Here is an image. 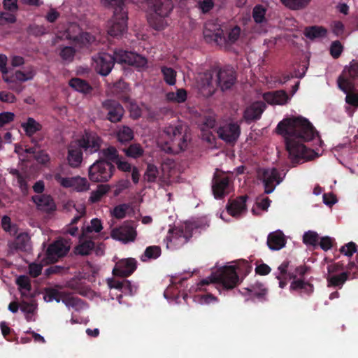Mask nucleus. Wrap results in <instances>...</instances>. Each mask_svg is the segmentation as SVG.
<instances>
[{
    "label": "nucleus",
    "mask_w": 358,
    "mask_h": 358,
    "mask_svg": "<svg viewBox=\"0 0 358 358\" xmlns=\"http://www.w3.org/2000/svg\"><path fill=\"white\" fill-rule=\"evenodd\" d=\"M94 61L96 71L103 76L110 73L115 62L133 66L139 70L145 69L148 64V59L145 57L122 49L115 50L113 55L100 52L94 58Z\"/></svg>",
    "instance_id": "2"
},
{
    "label": "nucleus",
    "mask_w": 358,
    "mask_h": 358,
    "mask_svg": "<svg viewBox=\"0 0 358 358\" xmlns=\"http://www.w3.org/2000/svg\"><path fill=\"white\" fill-rule=\"evenodd\" d=\"M356 89L355 90H349L346 92L345 101L348 104L354 106L358 107V93H355Z\"/></svg>",
    "instance_id": "55"
},
{
    "label": "nucleus",
    "mask_w": 358,
    "mask_h": 358,
    "mask_svg": "<svg viewBox=\"0 0 358 358\" xmlns=\"http://www.w3.org/2000/svg\"><path fill=\"white\" fill-rule=\"evenodd\" d=\"M117 139L121 143H127L134 138V131L127 126L121 127L116 134Z\"/></svg>",
    "instance_id": "34"
},
{
    "label": "nucleus",
    "mask_w": 358,
    "mask_h": 358,
    "mask_svg": "<svg viewBox=\"0 0 358 358\" xmlns=\"http://www.w3.org/2000/svg\"><path fill=\"white\" fill-rule=\"evenodd\" d=\"M203 35L207 42H215L222 47L224 41V31L216 25L207 24L203 31Z\"/></svg>",
    "instance_id": "19"
},
{
    "label": "nucleus",
    "mask_w": 358,
    "mask_h": 358,
    "mask_svg": "<svg viewBox=\"0 0 358 358\" xmlns=\"http://www.w3.org/2000/svg\"><path fill=\"white\" fill-rule=\"evenodd\" d=\"M70 250V246L63 238H59L49 245L45 252L43 262L46 264H54L60 258L65 257Z\"/></svg>",
    "instance_id": "12"
},
{
    "label": "nucleus",
    "mask_w": 358,
    "mask_h": 358,
    "mask_svg": "<svg viewBox=\"0 0 358 358\" xmlns=\"http://www.w3.org/2000/svg\"><path fill=\"white\" fill-rule=\"evenodd\" d=\"M161 72L163 75V78L165 83L169 85H174L176 83V71L171 68L166 66L161 67Z\"/></svg>",
    "instance_id": "35"
},
{
    "label": "nucleus",
    "mask_w": 358,
    "mask_h": 358,
    "mask_svg": "<svg viewBox=\"0 0 358 358\" xmlns=\"http://www.w3.org/2000/svg\"><path fill=\"white\" fill-rule=\"evenodd\" d=\"M21 127L24 129L25 134L31 138V141L34 145H38V141L33 137L38 131L42 129V125L35 120L33 117H28L27 121L21 124Z\"/></svg>",
    "instance_id": "24"
},
{
    "label": "nucleus",
    "mask_w": 358,
    "mask_h": 358,
    "mask_svg": "<svg viewBox=\"0 0 358 358\" xmlns=\"http://www.w3.org/2000/svg\"><path fill=\"white\" fill-rule=\"evenodd\" d=\"M161 248L157 245L148 246L145 248L143 255L141 256V259L142 262H145L149 259H157L161 255Z\"/></svg>",
    "instance_id": "38"
},
{
    "label": "nucleus",
    "mask_w": 358,
    "mask_h": 358,
    "mask_svg": "<svg viewBox=\"0 0 358 358\" xmlns=\"http://www.w3.org/2000/svg\"><path fill=\"white\" fill-rule=\"evenodd\" d=\"M78 192H85L89 189L90 184L85 178H75L74 186Z\"/></svg>",
    "instance_id": "53"
},
{
    "label": "nucleus",
    "mask_w": 358,
    "mask_h": 358,
    "mask_svg": "<svg viewBox=\"0 0 358 358\" xmlns=\"http://www.w3.org/2000/svg\"><path fill=\"white\" fill-rule=\"evenodd\" d=\"M43 265L37 263H31L29 265V273L32 278H37L41 273Z\"/></svg>",
    "instance_id": "60"
},
{
    "label": "nucleus",
    "mask_w": 358,
    "mask_h": 358,
    "mask_svg": "<svg viewBox=\"0 0 358 358\" xmlns=\"http://www.w3.org/2000/svg\"><path fill=\"white\" fill-rule=\"evenodd\" d=\"M263 99L271 105H284L287 102L289 96L285 90H277L264 93Z\"/></svg>",
    "instance_id": "25"
},
{
    "label": "nucleus",
    "mask_w": 358,
    "mask_h": 358,
    "mask_svg": "<svg viewBox=\"0 0 358 358\" xmlns=\"http://www.w3.org/2000/svg\"><path fill=\"white\" fill-rule=\"evenodd\" d=\"M327 31L325 28L319 26L307 27L304 29V35L310 40L326 36Z\"/></svg>",
    "instance_id": "33"
},
{
    "label": "nucleus",
    "mask_w": 358,
    "mask_h": 358,
    "mask_svg": "<svg viewBox=\"0 0 358 358\" xmlns=\"http://www.w3.org/2000/svg\"><path fill=\"white\" fill-rule=\"evenodd\" d=\"M82 148L79 145H70L68 149L67 160L71 167H78L83 161Z\"/></svg>",
    "instance_id": "27"
},
{
    "label": "nucleus",
    "mask_w": 358,
    "mask_h": 358,
    "mask_svg": "<svg viewBox=\"0 0 358 358\" xmlns=\"http://www.w3.org/2000/svg\"><path fill=\"white\" fill-rule=\"evenodd\" d=\"M262 180L265 187V193L270 194L277 184L281 182L279 172L275 168L265 169L262 172Z\"/></svg>",
    "instance_id": "16"
},
{
    "label": "nucleus",
    "mask_w": 358,
    "mask_h": 358,
    "mask_svg": "<svg viewBox=\"0 0 358 358\" xmlns=\"http://www.w3.org/2000/svg\"><path fill=\"white\" fill-rule=\"evenodd\" d=\"M30 238L27 233H20L15 240L10 245L11 249L20 251H27L29 248Z\"/></svg>",
    "instance_id": "29"
},
{
    "label": "nucleus",
    "mask_w": 358,
    "mask_h": 358,
    "mask_svg": "<svg viewBox=\"0 0 358 358\" xmlns=\"http://www.w3.org/2000/svg\"><path fill=\"white\" fill-rule=\"evenodd\" d=\"M103 139L94 131L85 129L78 140V145L82 148L86 154L92 155L100 151Z\"/></svg>",
    "instance_id": "11"
},
{
    "label": "nucleus",
    "mask_w": 358,
    "mask_h": 358,
    "mask_svg": "<svg viewBox=\"0 0 358 358\" xmlns=\"http://www.w3.org/2000/svg\"><path fill=\"white\" fill-rule=\"evenodd\" d=\"M357 245L355 243L351 241L343 245L340 248L339 251L341 254L344 255L345 256L350 257L355 252L357 253Z\"/></svg>",
    "instance_id": "48"
},
{
    "label": "nucleus",
    "mask_w": 358,
    "mask_h": 358,
    "mask_svg": "<svg viewBox=\"0 0 358 358\" xmlns=\"http://www.w3.org/2000/svg\"><path fill=\"white\" fill-rule=\"evenodd\" d=\"M212 191L215 199L224 197V171L217 169L212 180Z\"/></svg>",
    "instance_id": "26"
},
{
    "label": "nucleus",
    "mask_w": 358,
    "mask_h": 358,
    "mask_svg": "<svg viewBox=\"0 0 358 358\" xmlns=\"http://www.w3.org/2000/svg\"><path fill=\"white\" fill-rule=\"evenodd\" d=\"M164 132L171 141V146L169 147V152H178L175 150V146L178 150H184L187 148V143L185 136L182 134V127L180 125L170 126L165 129Z\"/></svg>",
    "instance_id": "14"
},
{
    "label": "nucleus",
    "mask_w": 358,
    "mask_h": 358,
    "mask_svg": "<svg viewBox=\"0 0 358 358\" xmlns=\"http://www.w3.org/2000/svg\"><path fill=\"white\" fill-rule=\"evenodd\" d=\"M80 40L87 48H90L92 43L96 42L94 36L88 32L82 33L80 36Z\"/></svg>",
    "instance_id": "59"
},
{
    "label": "nucleus",
    "mask_w": 358,
    "mask_h": 358,
    "mask_svg": "<svg viewBox=\"0 0 358 358\" xmlns=\"http://www.w3.org/2000/svg\"><path fill=\"white\" fill-rule=\"evenodd\" d=\"M17 19L13 14L8 13H0V25H4L6 23H15Z\"/></svg>",
    "instance_id": "61"
},
{
    "label": "nucleus",
    "mask_w": 358,
    "mask_h": 358,
    "mask_svg": "<svg viewBox=\"0 0 358 358\" xmlns=\"http://www.w3.org/2000/svg\"><path fill=\"white\" fill-rule=\"evenodd\" d=\"M127 0H101L106 7L113 8V15L108 22V34L112 37H120L127 30Z\"/></svg>",
    "instance_id": "3"
},
{
    "label": "nucleus",
    "mask_w": 358,
    "mask_h": 358,
    "mask_svg": "<svg viewBox=\"0 0 358 358\" xmlns=\"http://www.w3.org/2000/svg\"><path fill=\"white\" fill-rule=\"evenodd\" d=\"M241 122H231L225 124V144L234 146L241 135Z\"/></svg>",
    "instance_id": "22"
},
{
    "label": "nucleus",
    "mask_w": 358,
    "mask_h": 358,
    "mask_svg": "<svg viewBox=\"0 0 358 358\" xmlns=\"http://www.w3.org/2000/svg\"><path fill=\"white\" fill-rule=\"evenodd\" d=\"M247 289L256 298L260 300H265L267 289L264 287V284L261 282H255L250 286V288H248Z\"/></svg>",
    "instance_id": "36"
},
{
    "label": "nucleus",
    "mask_w": 358,
    "mask_h": 358,
    "mask_svg": "<svg viewBox=\"0 0 358 358\" xmlns=\"http://www.w3.org/2000/svg\"><path fill=\"white\" fill-rule=\"evenodd\" d=\"M266 108L263 101H256L245 110L243 118L248 123L259 120Z\"/></svg>",
    "instance_id": "20"
},
{
    "label": "nucleus",
    "mask_w": 358,
    "mask_h": 358,
    "mask_svg": "<svg viewBox=\"0 0 358 358\" xmlns=\"http://www.w3.org/2000/svg\"><path fill=\"white\" fill-rule=\"evenodd\" d=\"M36 75L34 67H29L25 71L17 70L15 72L13 78L20 82H26L32 80Z\"/></svg>",
    "instance_id": "37"
},
{
    "label": "nucleus",
    "mask_w": 358,
    "mask_h": 358,
    "mask_svg": "<svg viewBox=\"0 0 358 358\" xmlns=\"http://www.w3.org/2000/svg\"><path fill=\"white\" fill-rule=\"evenodd\" d=\"M246 196H241L234 200H229L225 207L228 214L234 217H239L241 214L246 211Z\"/></svg>",
    "instance_id": "21"
},
{
    "label": "nucleus",
    "mask_w": 358,
    "mask_h": 358,
    "mask_svg": "<svg viewBox=\"0 0 358 358\" xmlns=\"http://www.w3.org/2000/svg\"><path fill=\"white\" fill-rule=\"evenodd\" d=\"M309 267L306 265L296 266L294 271L288 272L289 280H292L290 285V290L301 291L307 294L313 292V285L304 280V275L308 271Z\"/></svg>",
    "instance_id": "8"
},
{
    "label": "nucleus",
    "mask_w": 358,
    "mask_h": 358,
    "mask_svg": "<svg viewBox=\"0 0 358 358\" xmlns=\"http://www.w3.org/2000/svg\"><path fill=\"white\" fill-rule=\"evenodd\" d=\"M318 238V234L316 232L308 231L303 234V241L306 245H316Z\"/></svg>",
    "instance_id": "51"
},
{
    "label": "nucleus",
    "mask_w": 358,
    "mask_h": 358,
    "mask_svg": "<svg viewBox=\"0 0 358 358\" xmlns=\"http://www.w3.org/2000/svg\"><path fill=\"white\" fill-rule=\"evenodd\" d=\"M136 236L137 232L135 229L134 222L131 220L124 222L122 225L113 229L110 231V236L113 239L124 244L134 242Z\"/></svg>",
    "instance_id": "13"
},
{
    "label": "nucleus",
    "mask_w": 358,
    "mask_h": 358,
    "mask_svg": "<svg viewBox=\"0 0 358 358\" xmlns=\"http://www.w3.org/2000/svg\"><path fill=\"white\" fill-rule=\"evenodd\" d=\"M31 200L36 205L38 210L47 213H51L56 210V204L50 195L41 194L31 197Z\"/></svg>",
    "instance_id": "18"
},
{
    "label": "nucleus",
    "mask_w": 358,
    "mask_h": 358,
    "mask_svg": "<svg viewBox=\"0 0 358 358\" xmlns=\"http://www.w3.org/2000/svg\"><path fill=\"white\" fill-rule=\"evenodd\" d=\"M103 229L101 220L97 218H94L91 220V225L87 227V231L100 232Z\"/></svg>",
    "instance_id": "63"
},
{
    "label": "nucleus",
    "mask_w": 358,
    "mask_h": 358,
    "mask_svg": "<svg viewBox=\"0 0 358 358\" xmlns=\"http://www.w3.org/2000/svg\"><path fill=\"white\" fill-rule=\"evenodd\" d=\"M287 243L285 236L280 230L270 233L267 237V245L271 250H279L283 248Z\"/></svg>",
    "instance_id": "23"
},
{
    "label": "nucleus",
    "mask_w": 358,
    "mask_h": 358,
    "mask_svg": "<svg viewBox=\"0 0 358 358\" xmlns=\"http://www.w3.org/2000/svg\"><path fill=\"white\" fill-rule=\"evenodd\" d=\"M236 81V71L232 67L225 66V90L231 88Z\"/></svg>",
    "instance_id": "40"
},
{
    "label": "nucleus",
    "mask_w": 358,
    "mask_h": 358,
    "mask_svg": "<svg viewBox=\"0 0 358 358\" xmlns=\"http://www.w3.org/2000/svg\"><path fill=\"white\" fill-rule=\"evenodd\" d=\"M358 79V60L353 59L349 66H345L337 79L338 88L343 92L355 90Z\"/></svg>",
    "instance_id": "9"
},
{
    "label": "nucleus",
    "mask_w": 358,
    "mask_h": 358,
    "mask_svg": "<svg viewBox=\"0 0 358 358\" xmlns=\"http://www.w3.org/2000/svg\"><path fill=\"white\" fill-rule=\"evenodd\" d=\"M343 52V46L339 41H334L330 47L331 55L334 58H338Z\"/></svg>",
    "instance_id": "56"
},
{
    "label": "nucleus",
    "mask_w": 358,
    "mask_h": 358,
    "mask_svg": "<svg viewBox=\"0 0 358 358\" xmlns=\"http://www.w3.org/2000/svg\"><path fill=\"white\" fill-rule=\"evenodd\" d=\"M100 155H101V157L99 160H106L108 163H111L113 164V163L115 164V162L119 159L120 156L119 155L118 151L114 146H109L106 148L100 150Z\"/></svg>",
    "instance_id": "31"
},
{
    "label": "nucleus",
    "mask_w": 358,
    "mask_h": 358,
    "mask_svg": "<svg viewBox=\"0 0 358 358\" xmlns=\"http://www.w3.org/2000/svg\"><path fill=\"white\" fill-rule=\"evenodd\" d=\"M76 54V50L73 47L65 46L59 52V56L66 62H72Z\"/></svg>",
    "instance_id": "49"
},
{
    "label": "nucleus",
    "mask_w": 358,
    "mask_h": 358,
    "mask_svg": "<svg viewBox=\"0 0 358 358\" xmlns=\"http://www.w3.org/2000/svg\"><path fill=\"white\" fill-rule=\"evenodd\" d=\"M55 179L64 187H73L75 178H64L57 173L55 176Z\"/></svg>",
    "instance_id": "54"
},
{
    "label": "nucleus",
    "mask_w": 358,
    "mask_h": 358,
    "mask_svg": "<svg viewBox=\"0 0 358 358\" xmlns=\"http://www.w3.org/2000/svg\"><path fill=\"white\" fill-rule=\"evenodd\" d=\"M108 190L109 187L108 185H99L96 190L92 191L91 192L89 201L92 203H97L101 199L103 196L108 192Z\"/></svg>",
    "instance_id": "42"
},
{
    "label": "nucleus",
    "mask_w": 358,
    "mask_h": 358,
    "mask_svg": "<svg viewBox=\"0 0 358 358\" xmlns=\"http://www.w3.org/2000/svg\"><path fill=\"white\" fill-rule=\"evenodd\" d=\"M115 171L113 164L97 159L89 167L88 177L92 182H105L111 178Z\"/></svg>",
    "instance_id": "6"
},
{
    "label": "nucleus",
    "mask_w": 358,
    "mask_h": 358,
    "mask_svg": "<svg viewBox=\"0 0 358 358\" xmlns=\"http://www.w3.org/2000/svg\"><path fill=\"white\" fill-rule=\"evenodd\" d=\"M231 265H225V291L232 289L237 287L242 281L238 274L243 270L246 273L250 271L251 266L245 260L235 261Z\"/></svg>",
    "instance_id": "7"
},
{
    "label": "nucleus",
    "mask_w": 358,
    "mask_h": 358,
    "mask_svg": "<svg viewBox=\"0 0 358 358\" xmlns=\"http://www.w3.org/2000/svg\"><path fill=\"white\" fill-rule=\"evenodd\" d=\"M311 0H280L283 5L292 10H301L305 8Z\"/></svg>",
    "instance_id": "43"
},
{
    "label": "nucleus",
    "mask_w": 358,
    "mask_h": 358,
    "mask_svg": "<svg viewBox=\"0 0 358 358\" xmlns=\"http://www.w3.org/2000/svg\"><path fill=\"white\" fill-rule=\"evenodd\" d=\"M145 4L150 14L148 22L157 31L164 30L167 27V17L173 8L171 0H146Z\"/></svg>",
    "instance_id": "4"
},
{
    "label": "nucleus",
    "mask_w": 358,
    "mask_h": 358,
    "mask_svg": "<svg viewBox=\"0 0 358 358\" xmlns=\"http://www.w3.org/2000/svg\"><path fill=\"white\" fill-rule=\"evenodd\" d=\"M289 260H285L278 267V273H275V278L279 280V287L280 288H284L287 285V280L288 278V272L292 271L289 268Z\"/></svg>",
    "instance_id": "30"
},
{
    "label": "nucleus",
    "mask_w": 358,
    "mask_h": 358,
    "mask_svg": "<svg viewBox=\"0 0 358 358\" xmlns=\"http://www.w3.org/2000/svg\"><path fill=\"white\" fill-rule=\"evenodd\" d=\"M16 284L18 285L19 289L20 290L24 289V291L29 292L31 289V285L30 279L27 275H20L16 279ZM21 292H22V295L24 294V293L22 291H21Z\"/></svg>",
    "instance_id": "47"
},
{
    "label": "nucleus",
    "mask_w": 358,
    "mask_h": 358,
    "mask_svg": "<svg viewBox=\"0 0 358 358\" xmlns=\"http://www.w3.org/2000/svg\"><path fill=\"white\" fill-rule=\"evenodd\" d=\"M214 7L213 0H202L198 2V8L201 10L202 13H208Z\"/></svg>",
    "instance_id": "58"
},
{
    "label": "nucleus",
    "mask_w": 358,
    "mask_h": 358,
    "mask_svg": "<svg viewBox=\"0 0 358 358\" xmlns=\"http://www.w3.org/2000/svg\"><path fill=\"white\" fill-rule=\"evenodd\" d=\"M266 9L264 6L261 4L256 5L252 10V17L254 21L257 24H261L266 22Z\"/></svg>",
    "instance_id": "41"
},
{
    "label": "nucleus",
    "mask_w": 358,
    "mask_h": 358,
    "mask_svg": "<svg viewBox=\"0 0 358 358\" xmlns=\"http://www.w3.org/2000/svg\"><path fill=\"white\" fill-rule=\"evenodd\" d=\"M206 285L214 287L219 291L220 288L224 289V266L217 272H213L209 277L202 279L197 285L198 289L202 290Z\"/></svg>",
    "instance_id": "17"
},
{
    "label": "nucleus",
    "mask_w": 358,
    "mask_h": 358,
    "mask_svg": "<svg viewBox=\"0 0 358 358\" xmlns=\"http://www.w3.org/2000/svg\"><path fill=\"white\" fill-rule=\"evenodd\" d=\"M222 73V69L217 68H213L201 73L198 78V87L201 94L205 97H210L217 88L224 92Z\"/></svg>",
    "instance_id": "5"
},
{
    "label": "nucleus",
    "mask_w": 358,
    "mask_h": 358,
    "mask_svg": "<svg viewBox=\"0 0 358 358\" xmlns=\"http://www.w3.org/2000/svg\"><path fill=\"white\" fill-rule=\"evenodd\" d=\"M350 273L349 271H343L339 274L327 275L326 280L328 287L342 288L345 282L350 278Z\"/></svg>",
    "instance_id": "28"
},
{
    "label": "nucleus",
    "mask_w": 358,
    "mask_h": 358,
    "mask_svg": "<svg viewBox=\"0 0 358 358\" xmlns=\"http://www.w3.org/2000/svg\"><path fill=\"white\" fill-rule=\"evenodd\" d=\"M137 268V262L134 258H127L119 260L116 262L113 269V274L115 276L127 278L131 275Z\"/></svg>",
    "instance_id": "15"
},
{
    "label": "nucleus",
    "mask_w": 358,
    "mask_h": 358,
    "mask_svg": "<svg viewBox=\"0 0 358 358\" xmlns=\"http://www.w3.org/2000/svg\"><path fill=\"white\" fill-rule=\"evenodd\" d=\"M130 204L129 203L119 204L113 208L111 214L116 219H123L126 217L127 211L130 208Z\"/></svg>",
    "instance_id": "46"
},
{
    "label": "nucleus",
    "mask_w": 358,
    "mask_h": 358,
    "mask_svg": "<svg viewBox=\"0 0 358 358\" xmlns=\"http://www.w3.org/2000/svg\"><path fill=\"white\" fill-rule=\"evenodd\" d=\"M122 151L128 157L138 158L143 154V150L139 144H131L129 147L122 148Z\"/></svg>",
    "instance_id": "39"
},
{
    "label": "nucleus",
    "mask_w": 358,
    "mask_h": 358,
    "mask_svg": "<svg viewBox=\"0 0 358 358\" xmlns=\"http://www.w3.org/2000/svg\"><path fill=\"white\" fill-rule=\"evenodd\" d=\"M69 85L75 90L82 92L83 94H87L91 92L92 87L91 85L85 80L78 78H74L69 80Z\"/></svg>",
    "instance_id": "32"
},
{
    "label": "nucleus",
    "mask_w": 358,
    "mask_h": 358,
    "mask_svg": "<svg viewBox=\"0 0 358 358\" xmlns=\"http://www.w3.org/2000/svg\"><path fill=\"white\" fill-rule=\"evenodd\" d=\"M14 113L11 112H3L0 113V127L10 123L14 120Z\"/></svg>",
    "instance_id": "64"
},
{
    "label": "nucleus",
    "mask_w": 358,
    "mask_h": 358,
    "mask_svg": "<svg viewBox=\"0 0 358 358\" xmlns=\"http://www.w3.org/2000/svg\"><path fill=\"white\" fill-rule=\"evenodd\" d=\"M345 271L350 273V278L351 279H355L358 278V264H357L355 262H350L345 266Z\"/></svg>",
    "instance_id": "62"
},
{
    "label": "nucleus",
    "mask_w": 358,
    "mask_h": 358,
    "mask_svg": "<svg viewBox=\"0 0 358 358\" xmlns=\"http://www.w3.org/2000/svg\"><path fill=\"white\" fill-rule=\"evenodd\" d=\"M45 300L48 301L55 300L57 302H59L61 301L62 294L57 289L53 287H48L45 288Z\"/></svg>",
    "instance_id": "50"
},
{
    "label": "nucleus",
    "mask_w": 358,
    "mask_h": 358,
    "mask_svg": "<svg viewBox=\"0 0 358 358\" xmlns=\"http://www.w3.org/2000/svg\"><path fill=\"white\" fill-rule=\"evenodd\" d=\"M28 32L34 36H41L48 33L47 28L43 25L33 24L29 27Z\"/></svg>",
    "instance_id": "52"
},
{
    "label": "nucleus",
    "mask_w": 358,
    "mask_h": 358,
    "mask_svg": "<svg viewBox=\"0 0 358 358\" xmlns=\"http://www.w3.org/2000/svg\"><path fill=\"white\" fill-rule=\"evenodd\" d=\"M82 301V299L80 298L74 296H66L62 299V302L67 307H73L76 308L80 306Z\"/></svg>",
    "instance_id": "57"
},
{
    "label": "nucleus",
    "mask_w": 358,
    "mask_h": 358,
    "mask_svg": "<svg viewBox=\"0 0 358 358\" xmlns=\"http://www.w3.org/2000/svg\"><path fill=\"white\" fill-rule=\"evenodd\" d=\"M159 175L157 167L152 164H148L147 166L146 171L144 174V178L149 182H154L156 181Z\"/></svg>",
    "instance_id": "45"
},
{
    "label": "nucleus",
    "mask_w": 358,
    "mask_h": 358,
    "mask_svg": "<svg viewBox=\"0 0 358 358\" xmlns=\"http://www.w3.org/2000/svg\"><path fill=\"white\" fill-rule=\"evenodd\" d=\"M94 248V241L85 240L76 247V251L79 255H88L93 250Z\"/></svg>",
    "instance_id": "44"
},
{
    "label": "nucleus",
    "mask_w": 358,
    "mask_h": 358,
    "mask_svg": "<svg viewBox=\"0 0 358 358\" xmlns=\"http://www.w3.org/2000/svg\"><path fill=\"white\" fill-rule=\"evenodd\" d=\"M276 131L285 138L286 149L294 166L301 159H312L316 154L301 143L312 141L318 134L308 119L301 116L285 118L278 124Z\"/></svg>",
    "instance_id": "1"
},
{
    "label": "nucleus",
    "mask_w": 358,
    "mask_h": 358,
    "mask_svg": "<svg viewBox=\"0 0 358 358\" xmlns=\"http://www.w3.org/2000/svg\"><path fill=\"white\" fill-rule=\"evenodd\" d=\"M101 114L104 120L112 123H117L121 122L124 109L119 101L106 99L101 103Z\"/></svg>",
    "instance_id": "10"
}]
</instances>
